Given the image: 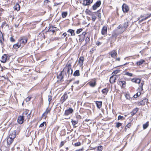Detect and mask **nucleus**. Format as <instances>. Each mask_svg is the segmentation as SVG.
I'll use <instances>...</instances> for the list:
<instances>
[{
    "label": "nucleus",
    "mask_w": 151,
    "mask_h": 151,
    "mask_svg": "<svg viewBox=\"0 0 151 151\" xmlns=\"http://www.w3.org/2000/svg\"><path fill=\"white\" fill-rule=\"evenodd\" d=\"M109 54L111 55V57L113 58L115 57L117 54L115 50H113L109 53Z\"/></svg>",
    "instance_id": "obj_11"
},
{
    "label": "nucleus",
    "mask_w": 151,
    "mask_h": 151,
    "mask_svg": "<svg viewBox=\"0 0 151 151\" xmlns=\"http://www.w3.org/2000/svg\"><path fill=\"white\" fill-rule=\"evenodd\" d=\"M24 117L23 116H19L18 117L17 119V122L20 124H22L23 123L24 120Z\"/></svg>",
    "instance_id": "obj_6"
},
{
    "label": "nucleus",
    "mask_w": 151,
    "mask_h": 151,
    "mask_svg": "<svg viewBox=\"0 0 151 151\" xmlns=\"http://www.w3.org/2000/svg\"><path fill=\"white\" fill-rule=\"evenodd\" d=\"M125 75H127L130 77H132L133 76V74L132 73H129L128 72H126L125 74Z\"/></svg>",
    "instance_id": "obj_39"
},
{
    "label": "nucleus",
    "mask_w": 151,
    "mask_h": 151,
    "mask_svg": "<svg viewBox=\"0 0 151 151\" xmlns=\"http://www.w3.org/2000/svg\"><path fill=\"white\" fill-rule=\"evenodd\" d=\"M89 40H90L89 38L88 37H86V40H85L86 43H88L89 41Z\"/></svg>",
    "instance_id": "obj_49"
},
{
    "label": "nucleus",
    "mask_w": 151,
    "mask_h": 151,
    "mask_svg": "<svg viewBox=\"0 0 151 151\" xmlns=\"http://www.w3.org/2000/svg\"><path fill=\"white\" fill-rule=\"evenodd\" d=\"M67 35V33L66 32H65L63 34V36L64 37H65Z\"/></svg>",
    "instance_id": "obj_58"
},
{
    "label": "nucleus",
    "mask_w": 151,
    "mask_h": 151,
    "mask_svg": "<svg viewBox=\"0 0 151 151\" xmlns=\"http://www.w3.org/2000/svg\"><path fill=\"white\" fill-rule=\"evenodd\" d=\"M79 82V81H77L74 82V83L78 84Z\"/></svg>",
    "instance_id": "obj_60"
},
{
    "label": "nucleus",
    "mask_w": 151,
    "mask_h": 151,
    "mask_svg": "<svg viewBox=\"0 0 151 151\" xmlns=\"http://www.w3.org/2000/svg\"><path fill=\"white\" fill-rule=\"evenodd\" d=\"M27 41V39L25 37H21L19 40V42L21 45H24L25 44Z\"/></svg>",
    "instance_id": "obj_2"
},
{
    "label": "nucleus",
    "mask_w": 151,
    "mask_h": 151,
    "mask_svg": "<svg viewBox=\"0 0 151 151\" xmlns=\"http://www.w3.org/2000/svg\"><path fill=\"white\" fill-rule=\"evenodd\" d=\"M116 78L115 76H111L110 79V82L111 83H113L115 82Z\"/></svg>",
    "instance_id": "obj_12"
},
{
    "label": "nucleus",
    "mask_w": 151,
    "mask_h": 151,
    "mask_svg": "<svg viewBox=\"0 0 151 151\" xmlns=\"http://www.w3.org/2000/svg\"><path fill=\"white\" fill-rule=\"evenodd\" d=\"M50 111V109H48L47 108L45 111L43 113V114L42 115V116L44 117L45 116L46 117L47 115L48 114V113Z\"/></svg>",
    "instance_id": "obj_19"
},
{
    "label": "nucleus",
    "mask_w": 151,
    "mask_h": 151,
    "mask_svg": "<svg viewBox=\"0 0 151 151\" xmlns=\"http://www.w3.org/2000/svg\"><path fill=\"white\" fill-rule=\"evenodd\" d=\"M83 58L82 57H81L79 59L78 63L81 64V65H82L83 61Z\"/></svg>",
    "instance_id": "obj_28"
},
{
    "label": "nucleus",
    "mask_w": 151,
    "mask_h": 151,
    "mask_svg": "<svg viewBox=\"0 0 151 151\" xmlns=\"http://www.w3.org/2000/svg\"><path fill=\"white\" fill-rule=\"evenodd\" d=\"M149 17V16L148 15H146L145 17H143V18H142L141 19V21H143V20H145L146 19H147Z\"/></svg>",
    "instance_id": "obj_40"
},
{
    "label": "nucleus",
    "mask_w": 151,
    "mask_h": 151,
    "mask_svg": "<svg viewBox=\"0 0 151 151\" xmlns=\"http://www.w3.org/2000/svg\"><path fill=\"white\" fill-rule=\"evenodd\" d=\"M137 97H138L137 96V95L136 94H135L134 96V97L135 98H137Z\"/></svg>",
    "instance_id": "obj_64"
},
{
    "label": "nucleus",
    "mask_w": 151,
    "mask_h": 151,
    "mask_svg": "<svg viewBox=\"0 0 151 151\" xmlns=\"http://www.w3.org/2000/svg\"><path fill=\"white\" fill-rule=\"evenodd\" d=\"M67 15V13L66 12H63L62 14V17L63 18L65 17Z\"/></svg>",
    "instance_id": "obj_34"
},
{
    "label": "nucleus",
    "mask_w": 151,
    "mask_h": 151,
    "mask_svg": "<svg viewBox=\"0 0 151 151\" xmlns=\"http://www.w3.org/2000/svg\"><path fill=\"white\" fill-rule=\"evenodd\" d=\"M131 81L133 82L137 83H139L141 81L140 79L139 78H133L132 79Z\"/></svg>",
    "instance_id": "obj_13"
},
{
    "label": "nucleus",
    "mask_w": 151,
    "mask_h": 151,
    "mask_svg": "<svg viewBox=\"0 0 151 151\" xmlns=\"http://www.w3.org/2000/svg\"><path fill=\"white\" fill-rule=\"evenodd\" d=\"M98 150L100 151H101L103 150V147L102 146L100 145L98 147Z\"/></svg>",
    "instance_id": "obj_43"
},
{
    "label": "nucleus",
    "mask_w": 151,
    "mask_h": 151,
    "mask_svg": "<svg viewBox=\"0 0 151 151\" xmlns=\"http://www.w3.org/2000/svg\"><path fill=\"white\" fill-rule=\"evenodd\" d=\"M64 71H62L60 73L59 75L57 76V78L58 79L61 81L63 78V76H62V73Z\"/></svg>",
    "instance_id": "obj_18"
},
{
    "label": "nucleus",
    "mask_w": 151,
    "mask_h": 151,
    "mask_svg": "<svg viewBox=\"0 0 151 151\" xmlns=\"http://www.w3.org/2000/svg\"><path fill=\"white\" fill-rule=\"evenodd\" d=\"M50 2V1L48 0H45L44 1V4L45 5H47V4Z\"/></svg>",
    "instance_id": "obj_45"
},
{
    "label": "nucleus",
    "mask_w": 151,
    "mask_h": 151,
    "mask_svg": "<svg viewBox=\"0 0 151 151\" xmlns=\"http://www.w3.org/2000/svg\"><path fill=\"white\" fill-rule=\"evenodd\" d=\"M131 126V123H129L125 127V130L126 132V130L127 128H130Z\"/></svg>",
    "instance_id": "obj_32"
},
{
    "label": "nucleus",
    "mask_w": 151,
    "mask_h": 151,
    "mask_svg": "<svg viewBox=\"0 0 151 151\" xmlns=\"http://www.w3.org/2000/svg\"><path fill=\"white\" fill-rule=\"evenodd\" d=\"M101 4V1H97L93 6L92 7L93 10H95L96 8L99 7Z\"/></svg>",
    "instance_id": "obj_3"
},
{
    "label": "nucleus",
    "mask_w": 151,
    "mask_h": 151,
    "mask_svg": "<svg viewBox=\"0 0 151 151\" xmlns=\"http://www.w3.org/2000/svg\"><path fill=\"white\" fill-rule=\"evenodd\" d=\"M55 27L53 26H50L49 29L48 30L49 32H52L53 33L55 32Z\"/></svg>",
    "instance_id": "obj_14"
},
{
    "label": "nucleus",
    "mask_w": 151,
    "mask_h": 151,
    "mask_svg": "<svg viewBox=\"0 0 151 151\" xmlns=\"http://www.w3.org/2000/svg\"><path fill=\"white\" fill-rule=\"evenodd\" d=\"M125 96L126 98L127 99H130V96L129 94L126 93L125 95Z\"/></svg>",
    "instance_id": "obj_44"
},
{
    "label": "nucleus",
    "mask_w": 151,
    "mask_h": 151,
    "mask_svg": "<svg viewBox=\"0 0 151 151\" xmlns=\"http://www.w3.org/2000/svg\"><path fill=\"white\" fill-rule=\"evenodd\" d=\"M67 69H72L70 63H68L66 66V67L63 69V71L66 70Z\"/></svg>",
    "instance_id": "obj_15"
},
{
    "label": "nucleus",
    "mask_w": 151,
    "mask_h": 151,
    "mask_svg": "<svg viewBox=\"0 0 151 151\" xmlns=\"http://www.w3.org/2000/svg\"><path fill=\"white\" fill-rule=\"evenodd\" d=\"M64 144L63 142H61V143H60V146H62Z\"/></svg>",
    "instance_id": "obj_63"
},
{
    "label": "nucleus",
    "mask_w": 151,
    "mask_h": 151,
    "mask_svg": "<svg viewBox=\"0 0 151 151\" xmlns=\"http://www.w3.org/2000/svg\"><path fill=\"white\" fill-rule=\"evenodd\" d=\"M128 25V22H125L123 25H119L117 27V31L119 32L120 34L122 33L125 30Z\"/></svg>",
    "instance_id": "obj_1"
},
{
    "label": "nucleus",
    "mask_w": 151,
    "mask_h": 151,
    "mask_svg": "<svg viewBox=\"0 0 151 151\" xmlns=\"http://www.w3.org/2000/svg\"><path fill=\"white\" fill-rule=\"evenodd\" d=\"M138 108H136L134 109L131 112V114L132 116L134 115L138 111Z\"/></svg>",
    "instance_id": "obj_26"
},
{
    "label": "nucleus",
    "mask_w": 151,
    "mask_h": 151,
    "mask_svg": "<svg viewBox=\"0 0 151 151\" xmlns=\"http://www.w3.org/2000/svg\"><path fill=\"white\" fill-rule=\"evenodd\" d=\"M136 94L137 95V96H138L140 95L141 93L140 92H138L137 93H136Z\"/></svg>",
    "instance_id": "obj_57"
},
{
    "label": "nucleus",
    "mask_w": 151,
    "mask_h": 151,
    "mask_svg": "<svg viewBox=\"0 0 151 151\" xmlns=\"http://www.w3.org/2000/svg\"><path fill=\"white\" fill-rule=\"evenodd\" d=\"M71 122L73 126H75L76 124L78 123V121H75L72 120Z\"/></svg>",
    "instance_id": "obj_36"
},
{
    "label": "nucleus",
    "mask_w": 151,
    "mask_h": 151,
    "mask_svg": "<svg viewBox=\"0 0 151 151\" xmlns=\"http://www.w3.org/2000/svg\"><path fill=\"white\" fill-rule=\"evenodd\" d=\"M44 125V122L41 124L40 125V127H42Z\"/></svg>",
    "instance_id": "obj_56"
},
{
    "label": "nucleus",
    "mask_w": 151,
    "mask_h": 151,
    "mask_svg": "<svg viewBox=\"0 0 151 151\" xmlns=\"http://www.w3.org/2000/svg\"><path fill=\"white\" fill-rule=\"evenodd\" d=\"M98 14V16L99 17H101V14H100V13H99V12H98V11H97V14Z\"/></svg>",
    "instance_id": "obj_59"
},
{
    "label": "nucleus",
    "mask_w": 151,
    "mask_h": 151,
    "mask_svg": "<svg viewBox=\"0 0 151 151\" xmlns=\"http://www.w3.org/2000/svg\"><path fill=\"white\" fill-rule=\"evenodd\" d=\"M21 46V45H20L18 42L17 43L14 44L13 46V47L15 49H17L19 48Z\"/></svg>",
    "instance_id": "obj_22"
},
{
    "label": "nucleus",
    "mask_w": 151,
    "mask_h": 151,
    "mask_svg": "<svg viewBox=\"0 0 151 151\" xmlns=\"http://www.w3.org/2000/svg\"><path fill=\"white\" fill-rule=\"evenodd\" d=\"M96 19V17H92V20L94 22L95 21V20Z\"/></svg>",
    "instance_id": "obj_54"
},
{
    "label": "nucleus",
    "mask_w": 151,
    "mask_h": 151,
    "mask_svg": "<svg viewBox=\"0 0 151 151\" xmlns=\"http://www.w3.org/2000/svg\"><path fill=\"white\" fill-rule=\"evenodd\" d=\"M73 76H78L80 75L79 70H77L75 71L73 73Z\"/></svg>",
    "instance_id": "obj_29"
},
{
    "label": "nucleus",
    "mask_w": 151,
    "mask_h": 151,
    "mask_svg": "<svg viewBox=\"0 0 151 151\" xmlns=\"http://www.w3.org/2000/svg\"><path fill=\"white\" fill-rule=\"evenodd\" d=\"M149 125L148 122H147L146 123L143 124V127L144 129H146Z\"/></svg>",
    "instance_id": "obj_33"
},
{
    "label": "nucleus",
    "mask_w": 151,
    "mask_h": 151,
    "mask_svg": "<svg viewBox=\"0 0 151 151\" xmlns=\"http://www.w3.org/2000/svg\"><path fill=\"white\" fill-rule=\"evenodd\" d=\"M86 34V33L85 32H83L82 33V35L84 36Z\"/></svg>",
    "instance_id": "obj_61"
},
{
    "label": "nucleus",
    "mask_w": 151,
    "mask_h": 151,
    "mask_svg": "<svg viewBox=\"0 0 151 151\" xmlns=\"http://www.w3.org/2000/svg\"><path fill=\"white\" fill-rule=\"evenodd\" d=\"M96 84L95 82H91L89 83L90 86L92 87H94Z\"/></svg>",
    "instance_id": "obj_37"
},
{
    "label": "nucleus",
    "mask_w": 151,
    "mask_h": 151,
    "mask_svg": "<svg viewBox=\"0 0 151 151\" xmlns=\"http://www.w3.org/2000/svg\"><path fill=\"white\" fill-rule=\"evenodd\" d=\"M68 96L67 93H65L61 97L60 101L62 103H63L68 98Z\"/></svg>",
    "instance_id": "obj_7"
},
{
    "label": "nucleus",
    "mask_w": 151,
    "mask_h": 151,
    "mask_svg": "<svg viewBox=\"0 0 151 151\" xmlns=\"http://www.w3.org/2000/svg\"><path fill=\"white\" fill-rule=\"evenodd\" d=\"M101 43L100 42H96V45H97L98 46H99L100 45H101Z\"/></svg>",
    "instance_id": "obj_55"
},
{
    "label": "nucleus",
    "mask_w": 151,
    "mask_h": 151,
    "mask_svg": "<svg viewBox=\"0 0 151 151\" xmlns=\"http://www.w3.org/2000/svg\"><path fill=\"white\" fill-rule=\"evenodd\" d=\"M10 40L12 42H14L15 41V40L12 37H11L10 38Z\"/></svg>",
    "instance_id": "obj_52"
},
{
    "label": "nucleus",
    "mask_w": 151,
    "mask_h": 151,
    "mask_svg": "<svg viewBox=\"0 0 151 151\" xmlns=\"http://www.w3.org/2000/svg\"><path fill=\"white\" fill-rule=\"evenodd\" d=\"M93 0H86L84 1L83 4L86 6L92 3Z\"/></svg>",
    "instance_id": "obj_10"
},
{
    "label": "nucleus",
    "mask_w": 151,
    "mask_h": 151,
    "mask_svg": "<svg viewBox=\"0 0 151 151\" xmlns=\"http://www.w3.org/2000/svg\"><path fill=\"white\" fill-rule=\"evenodd\" d=\"M77 117L78 118V119H81V116L80 115H78L77 116Z\"/></svg>",
    "instance_id": "obj_62"
},
{
    "label": "nucleus",
    "mask_w": 151,
    "mask_h": 151,
    "mask_svg": "<svg viewBox=\"0 0 151 151\" xmlns=\"http://www.w3.org/2000/svg\"><path fill=\"white\" fill-rule=\"evenodd\" d=\"M102 102L101 101H97L96 103V104L97 107L100 109L101 107Z\"/></svg>",
    "instance_id": "obj_27"
},
{
    "label": "nucleus",
    "mask_w": 151,
    "mask_h": 151,
    "mask_svg": "<svg viewBox=\"0 0 151 151\" xmlns=\"http://www.w3.org/2000/svg\"><path fill=\"white\" fill-rule=\"evenodd\" d=\"M31 99V97H28L26 99H25V100L26 101V102H28L30 101Z\"/></svg>",
    "instance_id": "obj_51"
},
{
    "label": "nucleus",
    "mask_w": 151,
    "mask_h": 151,
    "mask_svg": "<svg viewBox=\"0 0 151 151\" xmlns=\"http://www.w3.org/2000/svg\"><path fill=\"white\" fill-rule=\"evenodd\" d=\"M16 137V134L15 133H11L9 136V137L11 138L14 139Z\"/></svg>",
    "instance_id": "obj_30"
},
{
    "label": "nucleus",
    "mask_w": 151,
    "mask_h": 151,
    "mask_svg": "<svg viewBox=\"0 0 151 151\" xmlns=\"http://www.w3.org/2000/svg\"><path fill=\"white\" fill-rule=\"evenodd\" d=\"M118 84L121 85V86L124 87L125 86L126 83L125 81H119Z\"/></svg>",
    "instance_id": "obj_16"
},
{
    "label": "nucleus",
    "mask_w": 151,
    "mask_h": 151,
    "mask_svg": "<svg viewBox=\"0 0 151 151\" xmlns=\"http://www.w3.org/2000/svg\"><path fill=\"white\" fill-rule=\"evenodd\" d=\"M81 143L80 142H76L75 144V145L76 146H78L81 145Z\"/></svg>",
    "instance_id": "obj_47"
},
{
    "label": "nucleus",
    "mask_w": 151,
    "mask_h": 151,
    "mask_svg": "<svg viewBox=\"0 0 151 151\" xmlns=\"http://www.w3.org/2000/svg\"><path fill=\"white\" fill-rule=\"evenodd\" d=\"M119 71V72H120V71L119 70H115L112 73V74L113 75H115L116 74H117V73H118Z\"/></svg>",
    "instance_id": "obj_42"
},
{
    "label": "nucleus",
    "mask_w": 151,
    "mask_h": 151,
    "mask_svg": "<svg viewBox=\"0 0 151 151\" xmlns=\"http://www.w3.org/2000/svg\"><path fill=\"white\" fill-rule=\"evenodd\" d=\"M14 139L10 137H8L7 139V142L8 145L11 144L13 141Z\"/></svg>",
    "instance_id": "obj_21"
},
{
    "label": "nucleus",
    "mask_w": 151,
    "mask_h": 151,
    "mask_svg": "<svg viewBox=\"0 0 151 151\" xmlns=\"http://www.w3.org/2000/svg\"><path fill=\"white\" fill-rule=\"evenodd\" d=\"M82 30V29H77L76 31V33L78 34L80 33Z\"/></svg>",
    "instance_id": "obj_46"
},
{
    "label": "nucleus",
    "mask_w": 151,
    "mask_h": 151,
    "mask_svg": "<svg viewBox=\"0 0 151 151\" xmlns=\"http://www.w3.org/2000/svg\"><path fill=\"white\" fill-rule=\"evenodd\" d=\"M74 31V30L69 29L68 30L67 32H69L71 34V36H74L75 35Z\"/></svg>",
    "instance_id": "obj_25"
},
{
    "label": "nucleus",
    "mask_w": 151,
    "mask_h": 151,
    "mask_svg": "<svg viewBox=\"0 0 151 151\" xmlns=\"http://www.w3.org/2000/svg\"><path fill=\"white\" fill-rule=\"evenodd\" d=\"M31 112H30V113L27 114V118L28 119H29L31 117Z\"/></svg>",
    "instance_id": "obj_48"
},
{
    "label": "nucleus",
    "mask_w": 151,
    "mask_h": 151,
    "mask_svg": "<svg viewBox=\"0 0 151 151\" xmlns=\"http://www.w3.org/2000/svg\"><path fill=\"white\" fill-rule=\"evenodd\" d=\"M124 118V117L123 116H122L121 115H119L118 116V120H120V119H122Z\"/></svg>",
    "instance_id": "obj_50"
},
{
    "label": "nucleus",
    "mask_w": 151,
    "mask_h": 151,
    "mask_svg": "<svg viewBox=\"0 0 151 151\" xmlns=\"http://www.w3.org/2000/svg\"><path fill=\"white\" fill-rule=\"evenodd\" d=\"M143 84H144L143 82H141V85L140 86V87L141 88V89L142 90H143L142 87H143Z\"/></svg>",
    "instance_id": "obj_53"
},
{
    "label": "nucleus",
    "mask_w": 151,
    "mask_h": 151,
    "mask_svg": "<svg viewBox=\"0 0 151 151\" xmlns=\"http://www.w3.org/2000/svg\"><path fill=\"white\" fill-rule=\"evenodd\" d=\"M116 127L117 128H118L119 127L122 126V123H119V122H116Z\"/></svg>",
    "instance_id": "obj_38"
},
{
    "label": "nucleus",
    "mask_w": 151,
    "mask_h": 151,
    "mask_svg": "<svg viewBox=\"0 0 151 151\" xmlns=\"http://www.w3.org/2000/svg\"><path fill=\"white\" fill-rule=\"evenodd\" d=\"M6 55L4 54V55L2 56L1 57V61L3 63H5L6 62Z\"/></svg>",
    "instance_id": "obj_23"
},
{
    "label": "nucleus",
    "mask_w": 151,
    "mask_h": 151,
    "mask_svg": "<svg viewBox=\"0 0 151 151\" xmlns=\"http://www.w3.org/2000/svg\"><path fill=\"white\" fill-rule=\"evenodd\" d=\"M48 101H49V104H50V101L52 99V97L50 95H49L48 96Z\"/></svg>",
    "instance_id": "obj_41"
},
{
    "label": "nucleus",
    "mask_w": 151,
    "mask_h": 151,
    "mask_svg": "<svg viewBox=\"0 0 151 151\" xmlns=\"http://www.w3.org/2000/svg\"><path fill=\"white\" fill-rule=\"evenodd\" d=\"M145 61L144 60L141 59L137 62V65H141L143 64Z\"/></svg>",
    "instance_id": "obj_24"
},
{
    "label": "nucleus",
    "mask_w": 151,
    "mask_h": 151,
    "mask_svg": "<svg viewBox=\"0 0 151 151\" xmlns=\"http://www.w3.org/2000/svg\"><path fill=\"white\" fill-rule=\"evenodd\" d=\"M108 91V90L107 88H104L102 90V92L103 93L106 95Z\"/></svg>",
    "instance_id": "obj_35"
},
{
    "label": "nucleus",
    "mask_w": 151,
    "mask_h": 151,
    "mask_svg": "<svg viewBox=\"0 0 151 151\" xmlns=\"http://www.w3.org/2000/svg\"><path fill=\"white\" fill-rule=\"evenodd\" d=\"M14 8L15 10L17 11H19L20 9V6L19 4H17L14 7Z\"/></svg>",
    "instance_id": "obj_20"
},
{
    "label": "nucleus",
    "mask_w": 151,
    "mask_h": 151,
    "mask_svg": "<svg viewBox=\"0 0 151 151\" xmlns=\"http://www.w3.org/2000/svg\"><path fill=\"white\" fill-rule=\"evenodd\" d=\"M148 100L147 99H145L142 101L139 102L138 104L139 105H144L148 102Z\"/></svg>",
    "instance_id": "obj_5"
},
{
    "label": "nucleus",
    "mask_w": 151,
    "mask_h": 151,
    "mask_svg": "<svg viewBox=\"0 0 151 151\" xmlns=\"http://www.w3.org/2000/svg\"><path fill=\"white\" fill-rule=\"evenodd\" d=\"M73 111V109L72 108H70L65 111V115H68L72 113Z\"/></svg>",
    "instance_id": "obj_8"
},
{
    "label": "nucleus",
    "mask_w": 151,
    "mask_h": 151,
    "mask_svg": "<svg viewBox=\"0 0 151 151\" xmlns=\"http://www.w3.org/2000/svg\"><path fill=\"white\" fill-rule=\"evenodd\" d=\"M67 74H68V76L69 77L71 76L73 73V70L72 69H67Z\"/></svg>",
    "instance_id": "obj_17"
},
{
    "label": "nucleus",
    "mask_w": 151,
    "mask_h": 151,
    "mask_svg": "<svg viewBox=\"0 0 151 151\" xmlns=\"http://www.w3.org/2000/svg\"><path fill=\"white\" fill-rule=\"evenodd\" d=\"M122 9L123 12H127L128 11L129 8L128 6L126 4H124L122 6Z\"/></svg>",
    "instance_id": "obj_4"
},
{
    "label": "nucleus",
    "mask_w": 151,
    "mask_h": 151,
    "mask_svg": "<svg viewBox=\"0 0 151 151\" xmlns=\"http://www.w3.org/2000/svg\"><path fill=\"white\" fill-rule=\"evenodd\" d=\"M101 34L103 35H106L107 33V27L106 26L103 27L101 30Z\"/></svg>",
    "instance_id": "obj_9"
},
{
    "label": "nucleus",
    "mask_w": 151,
    "mask_h": 151,
    "mask_svg": "<svg viewBox=\"0 0 151 151\" xmlns=\"http://www.w3.org/2000/svg\"><path fill=\"white\" fill-rule=\"evenodd\" d=\"M29 111V110H25L23 113L22 116L24 117L25 116L28 114Z\"/></svg>",
    "instance_id": "obj_31"
}]
</instances>
